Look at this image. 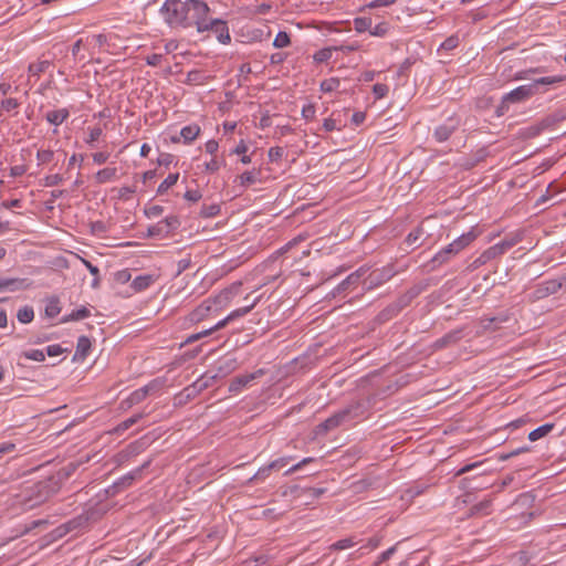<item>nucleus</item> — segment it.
Listing matches in <instances>:
<instances>
[{
	"instance_id": "49",
	"label": "nucleus",
	"mask_w": 566,
	"mask_h": 566,
	"mask_svg": "<svg viewBox=\"0 0 566 566\" xmlns=\"http://www.w3.org/2000/svg\"><path fill=\"white\" fill-rule=\"evenodd\" d=\"M19 106H20V103L18 102V99L12 98V97L3 99L0 105L1 109L7 113L15 111L17 108H19Z\"/></svg>"
},
{
	"instance_id": "36",
	"label": "nucleus",
	"mask_w": 566,
	"mask_h": 566,
	"mask_svg": "<svg viewBox=\"0 0 566 566\" xmlns=\"http://www.w3.org/2000/svg\"><path fill=\"white\" fill-rule=\"evenodd\" d=\"M259 301H260V296L254 298L253 302L250 305H247L244 307H241V308L232 311L228 315V319H231V322H232V321H234V319H237L239 317H242V316L247 315L250 311H252V308H254V306L259 303Z\"/></svg>"
},
{
	"instance_id": "61",
	"label": "nucleus",
	"mask_w": 566,
	"mask_h": 566,
	"mask_svg": "<svg viewBox=\"0 0 566 566\" xmlns=\"http://www.w3.org/2000/svg\"><path fill=\"white\" fill-rule=\"evenodd\" d=\"M527 451H530L528 447H521V448L515 449L509 453L499 454V459L502 461H505V460L511 459L512 457L518 455L520 453L527 452Z\"/></svg>"
},
{
	"instance_id": "30",
	"label": "nucleus",
	"mask_w": 566,
	"mask_h": 566,
	"mask_svg": "<svg viewBox=\"0 0 566 566\" xmlns=\"http://www.w3.org/2000/svg\"><path fill=\"white\" fill-rule=\"evenodd\" d=\"M45 315L50 318L56 317L61 313L60 300L55 296L50 297L45 304Z\"/></svg>"
},
{
	"instance_id": "37",
	"label": "nucleus",
	"mask_w": 566,
	"mask_h": 566,
	"mask_svg": "<svg viewBox=\"0 0 566 566\" xmlns=\"http://www.w3.org/2000/svg\"><path fill=\"white\" fill-rule=\"evenodd\" d=\"M160 222L167 234L171 233L180 227V220L176 216H168Z\"/></svg>"
},
{
	"instance_id": "8",
	"label": "nucleus",
	"mask_w": 566,
	"mask_h": 566,
	"mask_svg": "<svg viewBox=\"0 0 566 566\" xmlns=\"http://www.w3.org/2000/svg\"><path fill=\"white\" fill-rule=\"evenodd\" d=\"M461 125L460 117L452 115L434 128L433 137L438 143L447 142Z\"/></svg>"
},
{
	"instance_id": "41",
	"label": "nucleus",
	"mask_w": 566,
	"mask_h": 566,
	"mask_svg": "<svg viewBox=\"0 0 566 566\" xmlns=\"http://www.w3.org/2000/svg\"><path fill=\"white\" fill-rule=\"evenodd\" d=\"M142 418H143V413H136V415L129 417L128 419L124 420L115 428V432H117V433L124 432L125 430L129 429L132 426L137 423Z\"/></svg>"
},
{
	"instance_id": "35",
	"label": "nucleus",
	"mask_w": 566,
	"mask_h": 566,
	"mask_svg": "<svg viewBox=\"0 0 566 566\" xmlns=\"http://www.w3.org/2000/svg\"><path fill=\"white\" fill-rule=\"evenodd\" d=\"M17 318L22 324H29L34 319V311L32 306L25 305L18 310Z\"/></svg>"
},
{
	"instance_id": "28",
	"label": "nucleus",
	"mask_w": 566,
	"mask_h": 566,
	"mask_svg": "<svg viewBox=\"0 0 566 566\" xmlns=\"http://www.w3.org/2000/svg\"><path fill=\"white\" fill-rule=\"evenodd\" d=\"M416 296L413 292H407L406 294L398 297L397 301L392 303V314L400 313L406 306H408L411 300Z\"/></svg>"
},
{
	"instance_id": "46",
	"label": "nucleus",
	"mask_w": 566,
	"mask_h": 566,
	"mask_svg": "<svg viewBox=\"0 0 566 566\" xmlns=\"http://www.w3.org/2000/svg\"><path fill=\"white\" fill-rule=\"evenodd\" d=\"M389 31V23L387 22H380L376 24L374 28H370L369 33L373 36H385Z\"/></svg>"
},
{
	"instance_id": "9",
	"label": "nucleus",
	"mask_w": 566,
	"mask_h": 566,
	"mask_svg": "<svg viewBox=\"0 0 566 566\" xmlns=\"http://www.w3.org/2000/svg\"><path fill=\"white\" fill-rule=\"evenodd\" d=\"M563 286L559 280H547L536 285L535 290L530 294L531 302H537L549 295L556 294Z\"/></svg>"
},
{
	"instance_id": "17",
	"label": "nucleus",
	"mask_w": 566,
	"mask_h": 566,
	"mask_svg": "<svg viewBox=\"0 0 566 566\" xmlns=\"http://www.w3.org/2000/svg\"><path fill=\"white\" fill-rule=\"evenodd\" d=\"M92 343L87 336H80L76 343L74 360H84L91 352Z\"/></svg>"
},
{
	"instance_id": "45",
	"label": "nucleus",
	"mask_w": 566,
	"mask_h": 566,
	"mask_svg": "<svg viewBox=\"0 0 566 566\" xmlns=\"http://www.w3.org/2000/svg\"><path fill=\"white\" fill-rule=\"evenodd\" d=\"M423 235V230L421 228H417L412 230L406 238V243L409 247L418 245L421 237Z\"/></svg>"
},
{
	"instance_id": "54",
	"label": "nucleus",
	"mask_w": 566,
	"mask_h": 566,
	"mask_svg": "<svg viewBox=\"0 0 566 566\" xmlns=\"http://www.w3.org/2000/svg\"><path fill=\"white\" fill-rule=\"evenodd\" d=\"M355 545L354 541L352 538H343L337 542H335L331 548L334 551H343L347 549L349 547H353Z\"/></svg>"
},
{
	"instance_id": "23",
	"label": "nucleus",
	"mask_w": 566,
	"mask_h": 566,
	"mask_svg": "<svg viewBox=\"0 0 566 566\" xmlns=\"http://www.w3.org/2000/svg\"><path fill=\"white\" fill-rule=\"evenodd\" d=\"M200 130L201 129L197 124L184 126L180 130V138L184 139L185 144H190L199 136Z\"/></svg>"
},
{
	"instance_id": "1",
	"label": "nucleus",
	"mask_w": 566,
	"mask_h": 566,
	"mask_svg": "<svg viewBox=\"0 0 566 566\" xmlns=\"http://www.w3.org/2000/svg\"><path fill=\"white\" fill-rule=\"evenodd\" d=\"M373 403L374 398L371 397L350 402L345 408L340 409L339 411L328 417L325 421H323L318 426L319 432H327L339 426L367 418Z\"/></svg>"
},
{
	"instance_id": "27",
	"label": "nucleus",
	"mask_w": 566,
	"mask_h": 566,
	"mask_svg": "<svg viewBox=\"0 0 566 566\" xmlns=\"http://www.w3.org/2000/svg\"><path fill=\"white\" fill-rule=\"evenodd\" d=\"M261 171L259 169L247 170L239 176V181L242 187H249L259 181Z\"/></svg>"
},
{
	"instance_id": "57",
	"label": "nucleus",
	"mask_w": 566,
	"mask_h": 566,
	"mask_svg": "<svg viewBox=\"0 0 566 566\" xmlns=\"http://www.w3.org/2000/svg\"><path fill=\"white\" fill-rule=\"evenodd\" d=\"M272 470H273V468H270V463L265 467L260 468L258 470V472L251 478V481L252 480H260V481L265 480L270 475V472Z\"/></svg>"
},
{
	"instance_id": "50",
	"label": "nucleus",
	"mask_w": 566,
	"mask_h": 566,
	"mask_svg": "<svg viewBox=\"0 0 566 566\" xmlns=\"http://www.w3.org/2000/svg\"><path fill=\"white\" fill-rule=\"evenodd\" d=\"M459 45V38L457 35H451L447 38L440 45V50L451 51L454 50Z\"/></svg>"
},
{
	"instance_id": "34",
	"label": "nucleus",
	"mask_w": 566,
	"mask_h": 566,
	"mask_svg": "<svg viewBox=\"0 0 566 566\" xmlns=\"http://www.w3.org/2000/svg\"><path fill=\"white\" fill-rule=\"evenodd\" d=\"M178 179H179V174L178 172L169 174L164 179V181L159 185V187L157 189V193L158 195L166 193L172 186H175L177 184Z\"/></svg>"
},
{
	"instance_id": "2",
	"label": "nucleus",
	"mask_w": 566,
	"mask_h": 566,
	"mask_svg": "<svg viewBox=\"0 0 566 566\" xmlns=\"http://www.w3.org/2000/svg\"><path fill=\"white\" fill-rule=\"evenodd\" d=\"M563 81L564 77L560 75L536 78L530 84L521 85L506 93L502 98V103H518L526 101L536 94L545 93L547 91V86L558 84Z\"/></svg>"
},
{
	"instance_id": "48",
	"label": "nucleus",
	"mask_w": 566,
	"mask_h": 566,
	"mask_svg": "<svg viewBox=\"0 0 566 566\" xmlns=\"http://www.w3.org/2000/svg\"><path fill=\"white\" fill-rule=\"evenodd\" d=\"M22 356L27 359L34 361H43L45 359V355L41 349H30L23 352Z\"/></svg>"
},
{
	"instance_id": "14",
	"label": "nucleus",
	"mask_w": 566,
	"mask_h": 566,
	"mask_svg": "<svg viewBox=\"0 0 566 566\" xmlns=\"http://www.w3.org/2000/svg\"><path fill=\"white\" fill-rule=\"evenodd\" d=\"M458 254L457 250L451 247V243L441 249L439 252L434 254V256L430 260L429 265L431 270L437 269L438 266L447 263L452 256Z\"/></svg>"
},
{
	"instance_id": "44",
	"label": "nucleus",
	"mask_w": 566,
	"mask_h": 566,
	"mask_svg": "<svg viewBox=\"0 0 566 566\" xmlns=\"http://www.w3.org/2000/svg\"><path fill=\"white\" fill-rule=\"evenodd\" d=\"M226 165L223 159L219 160L216 157H212L209 161L205 164V170L207 172L213 174L217 172L222 166Z\"/></svg>"
},
{
	"instance_id": "16",
	"label": "nucleus",
	"mask_w": 566,
	"mask_h": 566,
	"mask_svg": "<svg viewBox=\"0 0 566 566\" xmlns=\"http://www.w3.org/2000/svg\"><path fill=\"white\" fill-rule=\"evenodd\" d=\"M155 281H156L155 275L142 274V275L136 276L133 280L130 287L133 289L134 292L139 293V292H143V291L147 290L148 287H150L155 283Z\"/></svg>"
},
{
	"instance_id": "20",
	"label": "nucleus",
	"mask_w": 566,
	"mask_h": 566,
	"mask_svg": "<svg viewBox=\"0 0 566 566\" xmlns=\"http://www.w3.org/2000/svg\"><path fill=\"white\" fill-rule=\"evenodd\" d=\"M69 116H70V111L67 108H60V109L49 111L45 114V119L51 125L60 126L69 118Z\"/></svg>"
},
{
	"instance_id": "5",
	"label": "nucleus",
	"mask_w": 566,
	"mask_h": 566,
	"mask_svg": "<svg viewBox=\"0 0 566 566\" xmlns=\"http://www.w3.org/2000/svg\"><path fill=\"white\" fill-rule=\"evenodd\" d=\"M188 6L190 28L196 27L197 31L202 33V29L207 28V23L211 20L209 6L203 0H188Z\"/></svg>"
},
{
	"instance_id": "58",
	"label": "nucleus",
	"mask_w": 566,
	"mask_h": 566,
	"mask_svg": "<svg viewBox=\"0 0 566 566\" xmlns=\"http://www.w3.org/2000/svg\"><path fill=\"white\" fill-rule=\"evenodd\" d=\"M28 171L27 165H15L10 168L9 176L12 178H18L23 176Z\"/></svg>"
},
{
	"instance_id": "18",
	"label": "nucleus",
	"mask_w": 566,
	"mask_h": 566,
	"mask_svg": "<svg viewBox=\"0 0 566 566\" xmlns=\"http://www.w3.org/2000/svg\"><path fill=\"white\" fill-rule=\"evenodd\" d=\"M461 338H462V329L451 331L434 342V348H437V349L444 348L447 346L458 343Z\"/></svg>"
},
{
	"instance_id": "15",
	"label": "nucleus",
	"mask_w": 566,
	"mask_h": 566,
	"mask_svg": "<svg viewBox=\"0 0 566 566\" xmlns=\"http://www.w3.org/2000/svg\"><path fill=\"white\" fill-rule=\"evenodd\" d=\"M493 497L482 500L481 502L472 505L469 510V516H486L492 513Z\"/></svg>"
},
{
	"instance_id": "40",
	"label": "nucleus",
	"mask_w": 566,
	"mask_h": 566,
	"mask_svg": "<svg viewBox=\"0 0 566 566\" xmlns=\"http://www.w3.org/2000/svg\"><path fill=\"white\" fill-rule=\"evenodd\" d=\"M340 81L337 77H329L321 83V91L324 93H332L338 90Z\"/></svg>"
},
{
	"instance_id": "32",
	"label": "nucleus",
	"mask_w": 566,
	"mask_h": 566,
	"mask_svg": "<svg viewBox=\"0 0 566 566\" xmlns=\"http://www.w3.org/2000/svg\"><path fill=\"white\" fill-rule=\"evenodd\" d=\"M88 316H91L90 310L85 306H81L80 308L74 310L69 315L64 316L61 322L66 323L70 321H81Z\"/></svg>"
},
{
	"instance_id": "10",
	"label": "nucleus",
	"mask_w": 566,
	"mask_h": 566,
	"mask_svg": "<svg viewBox=\"0 0 566 566\" xmlns=\"http://www.w3.org/2000/svg\"><path fill=\"white\" fill-rule=\"evenodd\" d=\"M211 31L216 34L217 40L222 44H229L231 42V35L227 21L221 19H212L207 23V28L202 29V32Z\"/></svg>"
},
{
	"instance_id": "4",
	"label": "nucleus",
	"mask_w": 566,
	"mask_h": 566,
	"mask_svg": "<svg viewBox=\"0 0 566 566\" xmlns=\"http://www.w3.org/2000/svg\"><path fill=\"white\" fill-rule=\"evenodd\" d=\"M165 22L171 28H190L188 0H166L160 8Z\"/></svg>"
},
{
	"instance_id": "22",
	"label": "nucleus",
	"mask_w": 566,
	"mask_h": 566,
	"mask_svg": "<svg viewBox=\"0 0 566 566\" xmlns=\"http://www.w3.org/2000/svg\"><path fill=\"white\" fill-rule=\"evenodd\" d=\"M476 239V233L471 230L467 233H463L455 240L451 242V247L457 250L459 253L461 250H463L465 247H468L471 242H473Z\"/></svg>"
},
{
	"instance_id": "29",
	"label": "nucleus",
	"mask_w": 566,
	"mask_h": 566,
	"mask_svg": "<svg viewBox=\"0 0 566 566\" xmlns=\"http://www.w3.org/2000/svg\"><path fill=\"white\" fill-rule=\"evenodd\" d=\"M55 153L54 150L48 148H40L36 151V164L39 167L51 164L54 160Z\"/></svg>"
},
{
	"instance_id": "39",
	"label": "nucleus",
	"mask_w": 566,
	"mask_h": 566,
	"mask_svg": "<svg viewBox=\"0 0 566 566\" xmlns=\"http://www.w3.org/2000/svg\"><path fill=\"white\" fill-rule=\"evenodd\" d=\"M371 28V19L367 17H358L354 19V29L358 33L369 31Z\"/></svg>"
},
{
	"instance_id": "26",
	"label": "nucleus",
	"mask_w": 566,
	"mask_h": 566,
	"mask_svg": "<svg viewBox=\"0 0 566 566\" xmlns=\"http://www.w3.org/2000/svg\"><path fill=\"white\" fill-rule=\"evenodd\" d=\"M50 66L51 62L48 60L31 63L28 67L29 76L39 78L41 74L46 72Z\"/></svg>"
},
{
	"instance_id": "64",
	"label": "nucleus",
	"mask_w": 566,
	"mask_h": 566,
	"mask_svg": "<svg viewBox=\"0 0 566 566\" xmlns=\"http://www.w3.org/2000/svg\"><path fill=\"white\" fill-rule=\"evenodd\" d=\"M323 127L326 132L339 130V126L337 125L336 119L326 118L323 123Z\"/></svg>"
},
{
	"instance_id": "19",
	"label": "nucleus",
	"mask_w": 566,
	"mask_h": 566,
	"mask_svg": "<svg viewBox=\"0 0 566 566\" xmlns=\"http://www.w3.org/2000/svg\"><path fill=\"white\" fill-rule=\"evenodd\" d=\"M38 492L40 494L41 501H45L49 496L57 492L59 485L52 479L46 481H41L36 484Z\"/></svg>"
},
{
	"instance_id": "7",
	"label": "nucleus",
	"mask_w": 566,
	"mask_h": 566,
	"mask_svg": "<svg viewBox=\"0 0 566 566\" xmlns=\"http://www.w3.org/2000/svg\"><path fill=\"white\" fill-rule=\"evenodd\" d=\"M522 241V235L520 233H515L511 237H506L501 242L496 243L495 245L489 248L486 251L483 252V254L478 259V262L484 263L490 259H494L499 255L504 254L507 250L516 245L518 242Z\"/></svg>"
},
{
	"instance_id": "56",
	"label": "nucleus",
	"mask_w": 566,
	"mask_h": 566,
	"mask_svg": "<svg viewBox=\"0 0 566 566\" xmlns=\"http://www.w3.org/2000/svg\"><path fill=\"white\" fill-rule=\"evenodd\" d=\"M103 134V129L99 126H95L88 129V138L86 143L91 144L97 142Z\"/></svg>"
},
{
	"instance_id": "3",
	"label": "nucleus",
	"mask_w": 566,
	"mask_h": 566,
	"mask_svg": "<svg viewBox=\"0 0 566 566\" xmlns=\"http://www.w3.org/2000/svg\"><path fill=\"white\" fill-rule=\"evenodd\" d=\"M239 286L240 283L221 291L214 297L205 300L192 312L188 314L186 321L189 324H197L205 321L210 315L214 306H222L227 304L237 294Z\"/></svg>"
},
{
	"instance_id": "33",
	"label": "nucleus",
	"mask_w": 566,
	"mask_h": 566,
	"mask_svg": "<svg viewBox=\"0 0 566 566\" xmlns=\"http://www.w3.org/2000/svg\"><path fill=\"white\" fill-rule=\"evenodd\" d=\"M554 428L553 423H545L528 433L530 441H537L547 436Z\"/></svg>"
},
{
	"instance_id": "62",
	"label": "nucleus",
	"mask_w": 566,
	"mask_h": 566,
	"mask_svg": "<svg viewBox=\"0 0 566 566\" xmlns=\"http://www.w3.org/2000/svg\"><path fill=\"white\" fill-rule=\"evenodd\" d=\"M291 460H292V457L279 458L270 463V468H273V470L281 469V468L285 467Z\"/></svg>"
},
{
	"instance_id": "55",
	"label": "nucleus",
	"mask_w": 566,
	"mask_h": 566,
	"mask_svg": "<svg viewBox=\"0 0 566 566\" xmlns=\"http://www.w3.org/2000/svg\"><path fill=\"white\" fill-rule=\"evenodd\" d=\"M43 181L45 187H54L63 181V176L60 174L49 175L43 179Z\"/></svg>"
},
{
	"instance_id": "47",
	"label": "nucleus",
	"mask_w": 566,
	"mask_h": 566,
	"mask_svg": "<svg viewBox=\"0 0 566 566\" xmlns=\"http://www.w3.org/2000/svg\"><path fill=\"white\" fill-rule=\"evenodd\" d=\"M147 464L148 463L144 464L142 468L136 469L134 472H130L127 475L123 476L117 484H120L123 486H129L136 476H140L142 470Z\"/></svg>"
},
{
	"instance_id": "21",
	"label": "nucleus",
	"mask_w": 566,
	"mask_h": 566,
	"mask_svg": "<svg viewBox=\"0 0 566 566\" xmlns=\"http://www.w3.org/2000/svg\"><path fill=\"white\" fill-rule=\"evenodd\" d=\"M28 286L27 279H0V292L7 290L13 292Z\"/></svg>"
},
{
	"instance_id": "53",
	"label": "nucleus",
	"mask_w": 566,
	"mask_h": 566,
	"mask_svg": "<svg viewBox=\"0 0 566 566\" xmlns=\"http://www.w3.org/2000/svg\"><path fill=\"white\" fill-rule=\"evenodd\" d=\"M389 87L386 84L377 83L373 86V93L377 99H381L387 96Z\"/></svg>"
},
{
	"instance_id": "13",
	"label": "nucleus",
	"mask_w": 566,
	"mask_h": 566,
	"mask_svg": "<svg viewBox=\"0 0 566 566\" xmlns=\"http://www.w3.org/2000/svg\"><path fill=\"white\" fill-rule=\"evenodd\" d=\"M218 375H203L200 378H198L195 382H192L190 386L185 388V394L187 398L195 397L199 392L203 391L208 387H210Z\"/></svg>"
},
{
	"instance_id": "59",
	"label": "nucleus",
	"mask_w": 566,
	"mask_h": 566,
	"mask_svg": "<svg viewBox=\"0 0 566 566\" xmlns=\"http://www.w3.org/2000/svg\"><path fill=\"white\" fill-rule=\"evenodd\" d=\"M360 48H361L360 43L353 42V43H348V44H342L339 48H335V50H339L343 53L348 54V53L360 50Z\"/></svg>"
},
{
	"instance_id": "52",
	"label": "nucleus",
	"mask_w": 566,
	"mask_h": 566,
	"mask_svg": "<svg viewBox=\"0 0 566 566\" xmlns=\"http://www.w3.org/2000/svg\"><path fill=\"white\" fill-rule=\"evenodd\" d=\"M396 549H397V544H396V545H394V546H391V547H389V548H388V549H386L385 552H382V553L378 556L377 560L374 563V566H379V565H381L382 563L387 562V560H388L389 558H391V556L395 554Z\"/></svg>"
},
{
	"instance_id": "42",
	"label": "nucleus",
	"mask_w": 566,
	"mask_h": 566,
	"mask_svg": "<svg viewBox=\"0 0 566 566\" xmlns=\"http://www.w3.org/2000/svg\"><path fill=\"white\" fill-rule=\"evenodd\" d=\"M291 44L290 35L285 31H280L273 41V46L276 49H284Z\"/></svg>"
},
{
	"instance_id": "24",
	"label": "nucleus",
	"mask_w": 566,
	"mask_h": 566,
	"mask_svg": "<svg viewBox=\"0 0 566 566\" xmlns=\"http://www.w3.org/2000/svg\"><path fill=\"white\" fill-rule=\"evenodd\" d=\"M117 178V168L116 167H106L98 170L95 175V180L97 184H106Z\"/></svg>"
},
{
	"instance_id": "60",
	"label": "nucleus",
	"mask_w": 566,
	"mask_h": 566,
	"mask_svg": "<svg viewBox=\"0 0 566 566\" xmlns=\"http://www.w3.org/2000/svg\"><path fill=\"white\" fill-rule=\"evenodd\" d=\"M148 233L150 237H167L164 227H161V222L159 221L157 224L150 227L148 229Z\"/></svg>"
},
{
	"instance_id": "63",
	"label": "nucleus",
	"mask_w": 566,
	"mask_h": 566,
	"mask_svg": "<svg viewBox=\"0 0 566 566\" xmlns=\"http://www.w3.org/2000/svg\"><path fill=\"white\" fill-rule=\"evenodd\" d=\"M161 61L163 55L157 53L150 54L146 57V63L150 66H159L161 64Z\"/></svg>"
},
{
	"instance_id": "11",
	"label": "nucleus",
	"mask_w": 566,
	"mask_h": 566,
	"mask_svg": "<svg viewBox=\"0 0 566 566\" xmlns=\"http://www.w3.org/2000/svg\"><path fill=\"white\" fill-rule=\"evenodd\" d=\"M159 387V382L157 380H153L146 386L138 388L134 390L126 399L125 403H127L128 407H132L134 405H138L142 401L146 399V397L154 390H156Z\"/></svg>"
},
{
	"instance_id": "43",
	"label": "nucleus",
	"mask_w": 566,
	"mask_h": 566,
	"mask_svg": "<svg viewBox=\"0 0 566 566\" xmlns=\"http://www.w3.org/2000/svg\"><path fill=\"white\" fill-rule=\"evenodd\" d=\"M333 50H335V48H324L322 50H318L313 55L314 61L317 62V63L327 62L332 57V55H333Z\"/></svg>"
},
{
	"instance_id": "25",
	"label": "nucleus",
	"mask_w": 566,
	"mask_h": 566,
	"mask_svg": "<svg viewBox=\"0 0 566 566\" xmlns=\"http://www.w3.org/2000/svg\"><path fill=\"white\" fill-rule=\"evenodd\" d=\"M368 269L365 266L359 268L357 271L349 274L339 285L338 290L345 291L348 285L356 284L361 277L366 275Z\"/></svg>"
},
{
	"instance_id": "51",
	"label": "nucleus",
	"mask_w": 566,
	"mask_h": 566,
	"mask_svg": "<svg viewBox=\"0 0 566 566\" xmlns=\"http://www.w3.org/2000/svg\"><path fill=\"white\" fill-rule=\"evenodd\" d=\"M283 155H284V148L279 147V146L271 147L268 153L269 160L271 163H277L279 160L282 159Z\"/></svg>"
},
{
	"instance_id": "38",
	"label": "nucleus",
	"mask_w": 566,
	"mask_h": 566,
	"mask_svg": "<svg viewBox=\"0 0 566 566\" xmlns=\"http://www.w3.org/2000/svg\"><path fill=\"white\" fill-rule=\"evenodd\" d=\"M221 211V207L218 203L202 205L200 210V216L202 218H213L217 217Z\"/></svg>"
},
{
	"instance_id": "6",
	"label": "nucleus",
	"mask_w": 566,
	"mask_h": 566,
	"mask_svg": "<svg viewBox=\"0 0 566 566\" xmlns=\"http://www.w3.org/2000/svg\"><path fill=\"white\" fill-rule=\"evenodd\" d=\"M396 273L397 271L394 264H387L369 272L368 275L364 277L363 284L366 289L371 290L389 281Z\"/></svg>"
},
{
	"instance_id": "12",
	"label": "nucleus",
	"mask_w": 566,
	"mask_h": 566,
	"mask_svg": "<svg viewBox=\"0 0 566 566\" xmlns=\"http://www.w3.org/2000/svg\"><path fill=\"white\" fill-rule=\"evenodd\" d=\"M265 373L263 369H258L254 373L240 375L233 378L229 385L230 392H240L243 388H245L249 384H251L254 379L263 376Z\"/></svg>"
},
{
	"instance_id": "31",
	"label": "nucleus",
	"mask_w": 566,
	"mask_h": 566,
	"mask_svg": "<svg viewBox=\"0 0 566 566\" xmlns=\"http://www.w3.org/2000/svg\"><path fill=\"white\" fill-rule=\"evenodd\" d=\"M249 147L243 139L231 150V154L241 155L240 161L243 165H249L252 161L251 155H247Z\"/></svg>"
}]
</instances>
